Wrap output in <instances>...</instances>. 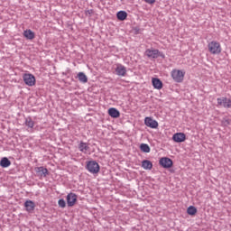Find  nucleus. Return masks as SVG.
I'll use <instances>...</instances> for the list:
<instances>
[{
    "label": "nucleus",
    "mask_w": 231,
    "mask_h": 231,
    "mask_svg": "<svg viewBox=\"0 0 231 231\" xmlns=\"http://www.w3.org/2000/svg\"><path fill=\"white\" fill-rule=\"evenodd\" d=\"M208 51L211 52L212 55H219L221 53V43L216 41H212L208 44Z\"/></svg>",
    "instance_id": "f257e3e1"
},
{
    "label": "nucleus",
    "mask_w": 231,
    "mask_h": 231,
    "mask_svg": "<svg viewBox=\"0 0 231 231\" xmlns=\"http://www.w3.org/2000/svg\"><path fill=\"white\" fill-rule=\"evenodd\" d=\"M87 171L90 172V174H98L100 172V165L97 161H89L87 162L86 166Z\"/></svg>",
    "instance_id": "f03ea898"
},
{
    "label": "nucleus",
    "mask_w": 231,
    "mask_h": 231,
    "mask_svg": "<svg viewBox=\"0 0 231 231\" xmlns=\"http://www.w3.org/2000/svg\"><path fill=\"white\" fill-rule=\"evenodd\" d=\"M145 55L149 59H158V57H161L162 59H165V54L163 52L160 51L157 49H155V50H151V49L146 50L145 51Z\"/></svg>",
    "instance_id": "7ed1b4c3"
},
{
    "label": "nucleus",
    "mask_w": 231,
    "mask_h": 231,
    "mask_svg": "<svg viewBox=\"0 0 231 231\" xmlns=\"http://www.w3.org/2000/svg\"><path fill=\"white\" fill-rule=\"evenodd\" d=\"M171 79H173L174 82H183V79H185V72L180 69L171 70Z\"/></svg>",
    "instance_id": "20e7f679"
},
{
    "label": "nucleus",
    "mask_w": 231,
    "mask_h": 231,
    "mask_svg": "<svg viewBox=\"0 0 231 231\" xmlns=\"http://www.w3.org/2000/svg\"><path fill=\"white\" fill-rule=\"evenodd\" d=\"M218 107H225L226 109L231 108V100L230 98L222 97L217 98Z\"/></svg>",
    "instance_id": "39448f33"
},
{
    "label": "nucleus",
    "mask_w": 231,
    "mask_h": 231,
    "mask_svg": "<svg viewBox=\"0 0 231 231\" xmlns=\"http://www.w3.org/2000/svg\"><path fill=\"white\" fill-rule=\"evenodd\" d=\"M115 71H116V75H117V77H125V75H127V68H125V66H124L120 63L116 64Z\"/></svg>",
    "instance_id": "423d86ee"
},
{
    "label": "nucleus",
    "mask_w": 231,
    "mask_h": 231,
    "mask_svg": "<svg viewBox=\"0 0 231 231\" xmlns=\"http://www.w3.org/2000/svg\"><path fill=\"white\" fill-rule=\"evenodd\" d=\"M159 163L163 169H171L172 167V160L169 157L161 158Z\"/></svg>",
    "instance_id": "0eeeda50"
},
{
    "label": "nucleus",
    "mask_w": 231,
    "mask_h": 231,
    "mask_svg": "<svg viewBox=\"0 0 231 231\" xmlns=\"http://www.w3.org/2000/svg\"><path fill=\"white\" fill-rule=\"evenodd\" d=\"M77 194L70 192L67 195V205L68 207H75L78 199Z\"/></svg>",
    "instance_id": "6e6552de"
},
{
    "label": "nucleus",
    "mask_w": 231,
    "mask_h": 231,
    "mask_svg": "<svg viewBox=\"0 0 231 231\" xmlns=\"http://www.w3.org/2000/svg\"><path fill=\"white\" fill-rule=\"evenodd\" d=\"M23 82L26 86H35V76L33 74H24Z\"/></svg>",
    "instance_id": "1a4fd4ad"
},
{
    "label": "nucleus",
    "mask_w": 231,
    "mask_h": 231,
    "mask_svg": "<svg viewBox=\"0 0 231 231\" xmlns=\"http://www.w3.org/2000/svg\"><path fill=\"white\" fill-rule=\"evenodd\" d=\"M144 124L147 127H151V129H156L158 127V122L152 117H145Z\"/></svg>",
    "instance_id": "9d476101"
},
{
    "label": "nucleus",
    "mask_w": 231,
    "mask_h": 231,
    "mask_svg": "<svg viewBox=\"0 0 231 231\" xmlns=\"http://www.w3.org/2000/svg\"><path fill=\"white\" fill-rule=\"evenodd\" d=\"M172 140L177 143H181L182 142H185V140H187V136L183 133H177L173 134Z\"/></svg>",
    "instance_id": "9b49d317"
},
{
    "label": "nucleus",
    "mask_w": 231,
    "mask_h": 231,
    "mask_svg": "<svg viewBox=\"0 0 231 231\" xmlns=\"http://www.w3.org/2000/svg\"><path fill=\"white\" fill-rule=\"evenodd\" d=\"M25 210L29 212V214H32L33 210H35V202L33 200H26L24 202Z\"/></svg>",
    "instance_id": "f8f14e48"
},
{
    "label": "nucleus",
    "mask_w": 231,
    "mask_h": 231,
    "mask_svg": "<svg viewBox=\"0 0 231 231\" xmlns=\"http://www.w3.org/2000/svg\"><path fill=\"white\" fill-rule=\"evenodd\" d=\"M35 172L37 174H40L41 176H43V178H46V176H48L50 174V172L48 171V169L44 168L42 166L36 167L35 168Z\"/></svg>",
    "instance_id": "ddd939ff"
},
{
    "label": "nucleus",
    "mask_w": 231,
    "mask_h": 231,
    "mask_svg": "<svg viewBox=\"0 0 231 231\" xmlns=\"http://www.w3.org/2000/svg\"><path fill=\"white\" fill-rule=\"evenodd\" d=\"M23 37H25V39L28 41H33V39H35V32L30 29H27L23 31Z\"/></svg>",
    "instance_id": "4468645a"
},
{
    "label": "nucleus",
    "mask_w": 231,
    "mask_h": 231,
    "mask_svg": "<svg viewBox=\"0 0 231 231\" xmlns=\"http://www.w3.org/2000/svg\"><path fill=\"white\" fill-rule=\"evenodd\" d=\"M152 84L154 89H162V88H163V83L158 78H153L152 79Z\"/></svg>",
    "instance_id": "2eb2a0df"
},
{
    "label": "nucleus",
    "mask_w": 231,
    "mask_h": 231,
    "mask_svg": "<svg viewBox=\"0 0 231 231\" xmlns=\"http://www.w3.org/2000/svg\"><path fill=\"white\" fill-rule=\"evenodd\" d=\"M88 149L89 145H88V143H84L83 141L79 143V151H80V152H83V154H88Z\"/></svg>",
    "instance_id": "dca6fc26"
},
{
    "label": "nucleus",
    "mask_w": 231,
    "mask_h": 231,
    "mask_svg": "<svg viewBox=\"0 0 231 231\" xmlns=\"http://www.w3.org/2000/svg\"><path fill=\"white\" fill-rule=\"evenodd\" d=\"M108 115L111 116V118H118L120 117V111L115 107H112L108 109Z\"/></svg>",
    "instance_id": "f3484780"
},
{
    "label": "nucleus",
    "mask_w": 231,
    "mask_h": 231,
    "mask_svg": "<svg viewBox=\"0 0 231 231\" xmlns=\"http://www.w3.org/2000/svg\"><path fill=\"white\" fill-rule=\"evenodd\" d=\"M10 165H12V162H10V160H8V158L4 157L1 159L0 166H2L3 169L8 168V167H10Z\"/></svg>",
    "instance_id": "a211bd4d"
},
{
    "label": "nucleus",
    "mask_w": 231,
    "mask_h": 231,
    "mask_svg": "<svg viewBox=\"0 0 231 231\" xmlns=\"http://www.w3.org/2000/svg\"><path fill=\"white\" fill-rule=\"evenodd\" d=\"M142 167L144 171H151L152 169V162L149 160H144L142 162Z\"/></svg>",
    "instance_id": "6ab92c4d"
},
{
    "label": "nucleus",
    "mask_w": 231,
    "mask_h": 231,
    "mask_svg": "<svg viewBox=\"0 0 231 231\" xmlns=\"http://www.w3.org/2000/svg\"><path fill=\"white\" fill-rule=\"evenodd\" d=\"M116 17H117L118 21H125L127 19V12L119 11L116 14Z\"/></svg>",
    "instance_id": "aec40b11"
},
{
    "label": "nucleus",
    "mask_w": 231,
    "mask_h": 231,
    "mask_svg": "<svg viewBox=\"0 0 231 231\" xmlns=\"http://www.w3.org/2000/svg\"><path fill=\"white\" fill-rule=\"evenodd\" d=\"M77 78L82 84H86V82H88V76H86L84 72H79Z\"/></svg>",
    "instance_id": "412c9836"
},
{
    "label": "nucleus",
    "mask_w": 231,
    "mask_h": 231,
    "mask_svg": "<svg viewBox=\"0 0 231 231\" xmlns=\"http://www.w3.org/2000/svg\"><path fill=\"white\" fill-rule=\"evenodd\" d=\"M25 125L30 129H33V126L35 125V122L32 120V117H27L25 118Z\"/></svg>",
    "instance_id": "4be33fe9"
},
{
    "label": "nucleus",
    "mask_w": 231,
    "mask_h": 231,
    "mask_svg": "<svg viewBox=\"0 0 231 231\" xmlns=\"http://www.w3.org/2000/svg\"><path fill=\"white\" fill-rule=\"evenodd\" d=\"M189 216H196L198 209L194 206H189L187 209Z\"/></svg>",
    "instance_id": "5701e85b"
},
{
    "label": "nucleus",
    "mask_w": 231,
    "mask_h": 231,
    "mask_svg": "<svg viewBox=\"0 0 231 231\" xmlns=\"http://www.w3.org/2000/svg\"><path fill=\"white\" fill-rule=\"evenodd\" d=\"M140 149L143 152H151V147L147 143H141Z\"/></svg>",
    "instance_id": "b1692460"
},
{
    "label": "nucleus",
    "mask_w": 231,
    "mask_h": 231,
    "mask_svg": "<svg viewBox=\"0 0 231 231\" xmlns=\"http://www.w3.org/2000/svg\"><path fill=\"white\" fill-rule=\"evenodd\" d=\"M58 205L60 208H66V200L64 199H59Z\"/></svg>",
    "instance_id": "393cba45"
},
{
    "label": "nucleus",
    "mask_w": 231,
    "mask_h": 231,
    "mask_svg": "<svg viewBox=\"0 0 231 231\" xmlns=\"http://www.w3.org/2000/svg\"><path fill=\"white\" fill-rule=\"evenodd\" d=\"M222 125H224V127L230 125V119L224 118L222 120Z\"/></svg>",
    "instance_id": "a878e982"
},
{
    "label": "nucleus",
    "mask_w": 231,
    "mask_h": 231,
    "mask_svg": "<svg viewBox=\"0 0 231 231\" xmlns=\"http://www.w3.org/2000/svg\"><path fill=\"white\" fill-rule=\"evenodd\" d=\"M145 3H147L148 5H154V3H156V0H144Z\"/></svg>",
    "instance_id": "bb28decb"
},
{
    "label": "nucleus",
    "mask_w": 231,
    "mask_h": 231,
    "mask_svg": "<svg viewBox=\"0 0 231 231\" xmlns=\"http://www.w3.org/2000/svg\"><path fill=\"white\" fill-rule=\"evenodd\" d=\"M86 14H88L89 15H91V14H93V10H88V11L86 12Z\"/></svg>",
    "instance_id": "cd10ccee"
}]
</instances>
